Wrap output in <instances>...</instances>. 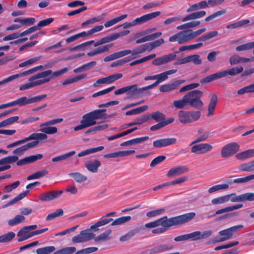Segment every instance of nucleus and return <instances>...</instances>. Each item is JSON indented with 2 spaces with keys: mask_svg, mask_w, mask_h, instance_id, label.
<instances>
[{
  "mask_svg": "<svg viewBox=\"0 0 254 254\" xmlns=\"http://www.w3.org/2000/svg\"><path fill=\"white\" fill-rule=\"evenodd\" d=\"M195 216L194 212H190L169 219H168L167 216H164L156 221L146 223L145 225V227L153 228L161 225L165 228H169L187 223L192 219Z\"/></svg>",
  "mask_w": 254,
  "mask_h": 254,
  "instance_id": "f257e3e1",
  "label": "nucleus"
},
{
  "mask_svg": "<svg viewBox=\"0 0 254 254\" xmlns=\"http://www.w3.org/2000/svg\"><path fill=\"white\" fill-rule=\"evenodd\" d=\"M205 28L193 31L192 30H183L170 36L169 41L170 42H177L179 44H183L193 39L206 31Z\"/></svg>",
  "mask_w": 254,
  "mask_h": 254,
  "instance_id": "f03ea898",
  "label": "nucleus"
},
{
  "mask_svg": "<svg viewBox=\"0 0 254 254\" xmlns=\"http://www.w3.org/2000/svg\"><path fill=\"white\" fill-rule=\"evenodd\" d=\"M106 111V109H97L85 114L82 116V123L87 127L94 126L96 124V120L104 118Z\"/></svg>",
  "mask_w": 254,
  "mask_h": 254,
  "instance_id": "7ed1b4c3",
  "label": "nucleus"
},
{
  "mask_svg": "<svg viewBox=\"0 0 254 254\" xmlns=\"http://www.w3.org/2000/svg\"><path fill=\"white\" fill-rule=\"evenodd\" d=\"M199 111H187L181 110L178 112V119L183 124H190L197 121L200 117Z\"/></svg>",
  "mask_w": 254,
  "mask_h": 254,
  "instance_id": "20e7f679",
  "label": "nucleus"
},
{
  "mask_svg": "<svg viewBox=\"0 0 254 254\" xmlns=\"http://www.w3.org/2000/svg\"><path fill=\"white\" fill-rule=\"evenodd\" d=\"M203 95V92L199 90H195L186 94L188 105L195 108H199L203 105V102L200 98Z\"/></svg>",
  "mask_w": 254,
  "mask_h": 254,
  "instance_id": "39448f33",
  "label": "nucleus"
},
{
  "mask_svg": "<svg viewBox=\"0 0 254 254\" xmlns=\"http://www.w3.org/2000/svg\"><path fill=\"white\" fill-rule=\"evenodd\" d=\"M68 70L67 68L65 67L60 70L53 72L52 70L48 69L39 73V77H41L43 84L49 82L52 79L58 77L65 73Z\"/></svg>",
  "mask_w": 254,
  "mask_h": 254,
  "instance_id": "423d86ee",
  "label": "nucleus"
},
{
  "mask_svg": "<svg viewBox=\"0 0 254 254\" xmlns=\"http://www.w3.org/2000/svg\"><path fill=\"white\" fill-rule=\"evenodd\" d=\"M63 118H59L48 121L40 125L39 127H41L40 130L46 134H55L58 131V129L55 127H51L50 126L60 123L63 122Z\"/></svg>",
  "mask_w": 254,
  "mask_h": 254,
  "instance_id": "0eeeda50",
  "label": "nucleus"
},
{
  "mask_svg": "<svg viewBox=\"0 0 254 254\" xmlns=\"http://www.w3.org/2000/svg\"><path fill=\"white\" fill-rule=\"evenodd\" d=\"M95 234L89 232V230L81 231L78 235L72 237L71 241L73 243H82L88 242L94 238Z\"/></svg>",
  "mask_w": 254,
  "mask_h": 254,
  "instance_id": "6e6552de",
  "label": "nucleus"
},
{
  "mask_svg": "<svg viewBox=\"0 0 254 254\" xmlns=\"http://www.w3.org/2000/svg\"><path fill=\"white\" fill-rule=\"evenodd\" d=\"M213 231L211 230L203 231H196L188 234V240L192 241L204 240L211 237Z\"/></svg>",
  "mask_w": 254,
  "mask_h": 254,
  "instance_id": "1a4fd4ad",
  "label": "nucleus"
},
{
  "mask_svg": "<svg viewBox=\"0 0 254 254\" xmlns=\"http://www.w3.org/2000/svg\"><path fill=\"white\" fill-rule=\"evenodd\" d=\"M42 67H43V66L41 65L37 66H35L31 69H29L27 70L22 72L21 73L11 75L8 77L6 78L5 79L0 81V85L5 84V83H6L7 82H9L11 81H12L17 78L21 77L23 76H27L28 75L32 74L34 72H36V71L41 69Z\"/></svg>",
  "mask_w": 254,
  "mask_h": 254,
  "instance_id": "9d476101",
  "label": "nucleus"
},
{
  "mask_svg": "<svg viewBox=\"0 0 254 254\" xmlns=\"http://www.w3.org/2000/svg\"><path fill=\"white\" fill-rule=\"evenodd\" d=\"M127 95L129 98H139L142 97L145 95L144 91L148 90L147 86L138 88L137 85H132L127 86Z\"/></svg>",
  "mask_w": 254,
  "mask_h": 254,
  "instance_id": "9b49d317",
  "label": "nucleus"
},
{
  "mask_svg": "<svg viewBox=\"0 0 254 254\" xmlns=\"http://www.w3.org/2000/svg\"><path fill=\"white\" fill-rule=\"evenodd\" d=\"M243 228L244 226L243 225H238L219 231V235L222 236V237L220 238V241L223 242L231 239L234 233L237 232Z\"/></svg>",
  "mask_w": 254,
  "mask_h": 254,
  "instance_id": "f8f14e48",
  "label": "nucleus"
},
{
  "mask_svg": "<svg viewBox=\"0 0 254 254\" xmlns=\"http://www.w3.org/2000/svg\"><path fill=\"white\" fill-rule=\"evenodd\" d=\"M240 145L236 142H231L224 146L221 151L222 157H229L239 151Z\"/></svg>",
  "mask_w": 254,
  "mask_h": 254,
  "instance_id": "ddd939ff",
  "label": "nucleus"
},
{
  "mask_svg": "<svg viewBox=\"0 0 254 254\" xmlns=\"http://www.w3.org/2000/svg\"><path fill=\"white\" fill-rule=\"evenodd\" d=\"M230 195L229 200L233 202H242L245 201H254V192H246L239 195L236 193L227 194Z\"/></svg>",
  "mask_w": 254,
  "mask_h": 254,
  "instance_id": "4468645a",
  "label": "nucleus"
},
{
  "mask_svg": "<svg viewBox=\"0 0 254 254\" xmlns=\"http://www.w3.org/2000/svg\"><path fill=\"white\" fill-rule=\"evenodd\" d=\"M177 71V69H171V70H169L164 71L161 73L156 74L155 77H156V81L153 84L149 85L148 86H147V88L148 89H149L152 88L156 86L159 83L166 81L168 78L169 75H170L171 74H174V73H176Z\"/></svg>",
  "mask_w": 254,
  "mask_h": 254,
  "instance_id": "2eb2a0df",
  "label": "nucleus"
},
{
  "mask_svg": "<svg viewBox=\"0 0 254 254\" xmlns=\"http://www.w3.org/2000/svg\"><path fill=\"white\" fill-rule=\"evenodd\" d=\"M39 73L32 76L29 78V82L22 85L19 90L21 91L27 90L32 87L41 85L43 84L42 79L39 77Z\"/></svg>",
  "mask_w": 254,
  "mask_h": 254,
  "instance_id": "dca6fc26",
  "label": "nucleus"
},
{
  "mask_svg": "<svg viewBox=\"0 0 254 254\" xmlns=\"http://www.w3.org/2000/svg\"><path fill=\"white\" fill-rule=\"evenodd\" d=\"M213 146L209 143H203L193 145L191 148V152L196 154H203L210 151Z\"/></svg>",
  "mask_w": 254,
  "mask_h": 254,
  "instance_id": "f3484780",
  "label": "nucleus"
},
{
  "mask_svg": "<svg viewBox=\"0 0 254 254\" xmlns=\"http://www.w3.org/2000/svg\"><path fill=\"white\" fill-rule=\"evenodd\" d=\"M63 193V191L62 190L48 191L41 193L39 198L42 201H50L58 198Z\"/></svg>",
  "mask_w": 254,
  "mask_h": 254,
  "instance_id": "a211bd4d",
  "label": "nucleus"
},
{
  "mask_svg": "<svg viewBox=\"0 0 254 254\" xmlns=\"http://www.w3.org/2000/svg\"><path fill=\"white\" fill-rule=\"evenodd\" d=\"M185 82V80L183 79L176 80L172 82L162 85L160 86L159 89L161 92H169L177 89L180 85Z\"/></svg>",
  "mask_w": 254,
  "mask_h": 254,
  "instance_id": "6ab92c4d",
  "label": "nucleus"
},
{
  "mask_svg": "<svg viewBox=\"0 0 254 254\" xmlns=\"http://www.w3.org/2000/svg\"><path fill=\"white\" fill-rule=\"evenodd\" d=\"M161 14L160 11H155L142 15L140 17H137L133 20L134 26L140 25L142 23L156 18Z\"/></svg>",
  "mask_w": 254,
  "mask_h": 254,
  "instance_id": "aec40b11",
  "label": "nucleus"
},
{
  "mask_svg": "<svg viewBox=\"0 0 254 254\" xmlns=\"http://www.w3.org/2000/svg\"><path fill=\"white\" fill-rule=\"evenodd\" d=\"M177 141V138H164L153 141V146L156 148H161L175 144Z\"/></svg>",
  "mask_w": 254,
  "mask_h": 254,
  "instance_id": "412c9836",
  "label": "nucleus"
},
{
  "mask_svg": "<svg viewBox=\"0 0 254 254\" xmlns=\"http://www.w3.org/2000/svg\"><path fill=\"white\" fill-rule=\"evenodd\" d=\"M176 57V55L174 54H170L169 55H165L154 60L152 62V64L157 66L167 64L168 63L174 61Z\"/></svg>",
  "mask_w": 254,
  "mask_h": 254,
  "instance_id": "4be33fe9",
  "label": "nucleus"
},
{
  "mask_svg": "<svg viewBox=\"0 0 254 254\" xmlns=\"http://www.w3.org/2000/svg\"><path fill=\"white\" fill-rule=\"evenodd\" d=\"M84 165L88 171L92 173H95L98 172L101 163L98 160L93 159L86 161L84 163Z\"/></svg>",
  "mask_w": 254,
  "mask_h": 254,
  "instance_id": "5701e85b",
  "label": "nucleus"
},
{
  "mask_svg": "<svg viewBox=\"0 0 254 254\" xmlns=\"http://www.w3.org/2000/svg\"><path fill=\"white\" fill-rule=\"evenodd\" d=\"M209 135L210 132L209 131L202 127L198 128L196 134L197 138L191 143L190 145L206 140L209 137Z\"/></svg>",
  "mask_w": 254,
  "mask_h": 254,
  "instance_id": "b1692460",
  "label": "nucleus"
},
{
  "mask_svg": "<svg viewBox=\"0 0 254 254\" xmlns=\"http://www.w3.org/2000/svg\"><path fill=\"white\" fill-rule=\"evenodd\" d=\"M39 143L38 141H33L27 144L22 145L19 147H18L14 149L12 153L14 154H16L18 156H21L24 154V152L26 150L29 149L30 148H33L36 145H37Z\"/></svg>",
  "mask_w": 254,
  "mask_h": 254,
  "instance_id": "393cba45",
  "label": "nucleus"
},
{
  "mask_svg": "<svg viewBox=\"0 0 254 254\" xmlns=\"http://www.w3.org/2000/svg\"><path fill=\"white\" fill-rule=\"evenodd\" d=\"M189 169L184 166H176L171 168L168 172L167 176L168 177H172L175 176L180 175L188 172Z\"/></svg>",
  "mask_w": 254,
  "mask_h": 254,
  "instance_id": "a878e982",
  "label": "nucleus"
},
{
  "mask_svg": "<svg viewBox=\"0 0 254 254\" xmlns=\"http://www.w3.org/2000/svg\"><path fill=\"white\" fill-rule=\"evenodd\" d=\"M172 248L166 244H161L148 250L147 252L148 254H157L168 251Z\"/></svg>",
  "mask_w": 254,
  "mask_h": 254,
  "instance_id": "bb28decb",
  "label": "nucleus"
},
{
  "mask_svg": "<svg viewBox=\"0 0 254 254\" xmlns=\"http://www.w3.org/2000/svg\"><path fill=\"white\" fill-rule=\"evenodd\" d=\"M206 14V12L204 10L194 12L185 16L183 18L182 21L184 22L190 20L201 18L204 17Z\"/></svg>",
  "mask_w": 254,
  "mask_h": 254,
  "instance_id": "cd10ccee",
  "label": "nucleus"
},
{
  "mask_svg": "<svg viewBox=\"0 0 254 254\" xmlns=\"http://www.w3.org/2000/svg\"><path fill=\"white\" fill-rule=\"evenodd\" d=\"M29 231L26 226L21 229L17 234V236L19 237L18 241L22 242L32 237V232L29 233Z\"/></svg>",
  "mask_w": 254,
  "mask_h": 254,
  "instance_id": "c85d7f7f",
  "label": "nucleus"
},
{
  "mask_svg": "<svg viewBox=\"0 0 254 254\" xmlns=\"http://www.w3.org/2000/svg\"><path fill=\"white\" fill-rule=\"evenodd\" d=\"M218 101V97L216 94H212L211 96L210 102L208 105V117L212 116L214 115V110L216 108Z\"/></svg>",
  "mask_w": 254,
  "mask_h": 254,
  "instance_id": "c756f323",
  "label": "nucleus"
},
{
  "mask_svg": "<svg viewBox=\"0 0 254 254\" xmlns=\"http://www.w3.org/2000/svg\"><path fill=\"white\" fill-rule=\"evenodd\" d=\"M112 233V230L111 229H108L105 232L100 234L99 236L96 237L94 236L93 239L95 242H101L108 241L111 239V234Z\"/></svg>",
  "mask_w": 254,
  "mask_h": 254,
  "instance_id": "7c9ffc66",
  "label": "nucleus"
},
{
  "mask_svg": "<svg viewBox=\"0 0 254 254\" xmlns=\"http://www.w3.org/2000/svg\"><path fill=\"white\" fill-rule=\"evenodd\" d=\"M112 47V45H106L94 49L87 53L88 56H93L107 52Z\"/></svg>",
  "mask_w": 254,
  "mask_h": 254,
  "instance_id": "2f4dec72",
  "label": "nucleus"
},
{
  "mask_svg": "<svg viewBox=\"0 0 254 254\" xmlns=\"http://www.w3.org/2000/svg\"><path fill=\"white\" fill-rule=\"evenodd\" d=\"M48 137L47 134L43 133H33L29 135L27 137L24 138L25 143L28 141L31 140H35V141H38V140H42L46 139Z\"/></svg>",
  "mask_w": 254,
  "mask_h": 254,
  "instance_id": "473e14b6",
  "label": "nucleus"
},
{
  "mask_svg": "<svg viewBox=\"0 0 254 254\" xmlns=\"http://www.w3.org/2000/svg\"><path fill=\"white\" fill-rule=\"evenodd\" d=\"M243 207V204H238L234 205L228 206L221 209L218 210L215 212V215H219L222 213H227L234 210L241 208Z\"/></svg>",
  "mask_w": 254,
  "mask_h": 254,
  "instance_id": "72a5a7b5",
  "label": "nucleus"
},
{
  "mask_svg": "<svg viewBox=\"0 0 254 254\" xmlns=\"http://www.w3.org/2000/svg\"><path fill=\"white\" fill-rule=\"evenodd\" d=\"M200 24V21L192 20L177 27L178 30H185L198 26Z\"/></svg>",
  "mask_w": 254,
  "mask_h": 254,
  "instance_id": "f704fd0d",
  "label": "nucleus"
},
{
  "mask_svg": "<svg viewBox=\"0 0 254 254\" xmlns=\"http://www.w3.org/2000/svg\"><path fill=\"white\" fill-rule=\"evenodd\" d=\"M254 156V149H251L237 154L236 158L239 160H245Z\"/></svg>",
  "mask_w": 254,
  "mask_h": 254,
  "instance_id": "c9c22d12",
  "label": "nucleus"
},
{
  "mask_svg": "<svg viewBox=\"0 0 254 254\" xmlns=\"http://www.w3.org/2000/svg\"><path fill=\"white\" fill-rule=\"evenodd\" d=\"M173 106L177 109H181L188 105L186 94L182 99L176 100L173 101Z\"/></svg>",
  "mask_w": 254,
  "mask_h": 254,
  "instance_id": "e433bc0d",
  "label": "nucleus"
},
{
  "mask_svg": "<svg viewBox=\"0 0 254 254\" xmlns=\"http://www.w3.org/2000/svg\"><path fill=\"white\" fill-rule=\"evenodd\" d=\"M69 177H72L74 180L78 183H82L87 180V177L79 172L71 173L68 174Z\"/></svg>",
  "mask_w": 254,
  "mask_h": 254,
  "instance_id": "4c0bfd02",
  "label": "nucleus"
},
{
  "mask_svg": "<svg viewBox=\"0 0 254 254\" xmlns=\"http://www.w3.org/2000/svg\"><path fill=\"white\" fill-rule=\"evenodd\" d=\"M127 14H123L119 17L108 20L105 23L104 26L106 28L110 27L119 22L120 21L125 19L127 17Z\"/></svg>",
  "mask_w": 254,
  "mask_h": 254,
  "instance_id": "58836bf2",
  "label": "nucleus"
},
{
  "mask_svg": "<svg viewBox=\"0 0 254 254\" xmlns=\"http://www.w3.org/2000/svg\"><path fill=\"white\" fill-rule=\"evenodd\" d=\"M29 191L26 190L22 193H20L16 197L12 199L11 200H10L9 202H8L7 203H6L5 205L2 206V208H5L9 206L12 205L14 204V203H16L18 201L21 200L23 198H24L28 193Z\"/></svg>",
  "mask_w": 254,
  "mask_h": 254,
  "instance_id": "ea45409f",
  "label": "nucleus"
},
{
  "mask_svg": "<svg viewBox=\"0 0 254 254\" xmlns=\"http://www.w3.org/2000/svg\"><path fill=\"white\" fill-rule=\"evenodd\" d=\"M104 146H101L95 148L88 149L81 151L78 154V156L79 157H83L90 154L101 151L104 149Z\"/></svg>",
  "mask_w": 254,
  "mask_h": 254,
  "instance_id": "a19ab883",
  "label": "nucleus"
},
{
  "mask_svg": "<svg viewBox=\"0 0 254 254\" xmlns=\"http://www.w3.org/2000/svg\"><path fill=\"white\" fill-rule=\"evenodd\" d=\"M239 169L242 171L251 172L254 171V160L241 164Z\"/></svg>",
  "mask_w": 254,
  "mask_h": 254,
  "instance_id": "79ce46f5",
  "label": "nucleus"
},
{
  "mask_svg": "<svg viewBox=\"0 0 254 254\" xmlns=\"http://www.w3.org/2000/svg\"><path fill=\"white\" fill-rule=\"evenodd\" d=\"M25 219V218L24 216L17 215L13 219L8 220V224L10 226H13L24 222Z\"/></svg>",
  "mask_w": 254,
  "mask_h": 254,
  "instance_id": "37998d69",
  "label": "nucleus"
},
{
  "mask_svg": "<svg viewBox=\"0 0 254 254\" xmlns=\"http://www.w3.org/2000/svg\"><path fill=\"white\" fill-rule=\"evenodd\" d=\"M229 187V185L226 184L216 185L210 188L208 191L209 193H213L221 190H227Z\"/></svg>",
  "mask_w": 254,
  "mask_h": 254,
  "instance_id": "c03bdc74",
  "label": "nucleus"
},
{
  "mask_svg": "<svg viewBox=\"0 0 254 254\" xmlns=\"http://www.w3.org/2000/svg\"><path fill=\"white\" fill-rule=\"evenodd\" d=\"M243 69L244 68L242 66H239L234 67L227 70H225L224 72H225V76H226L227 75L235 76L242 72Z\"/></svg>",
  "mask_w": 254,
  "mask_h": 254,
  "instance_id": "a18cd8bd",
  "label": "nucleus"
},
{
  "mask_svg": "<svg viewBox=\"0 0 254 254\" xmlns=\"http://www.w3.org/2000/svg\"><path fill=\"white\" fill-rule=\"evenodd\" d=\"M76 249L74 247H68L61 249L54 253L53 254H72L75 252Z\"/></svg>",
  "mask_w": 254,
  "mask_h": 254,
  "instance_id": "49530a36",
  "label": "nucleus"
},
{
  "mask_svg": "<svg viewBox=\"0 0 254 254\" xmlns=\"http://www.w3.org/2000/svg\"><path fill=\"white\" fill-rule=\"evenodd\" d=\"M148 108V107L147 106H143L135 109H133L132 110L127 111L126 113V115L127 116H130L132 115L139 114L147 110Z\"/></svg>",
  "mask_w": 254,
  "mask_h": 254,
  "instance_id": "de8ad7c7",
  "label": "nucleus"
},
{
  "mask_svg": "<svg viewBox=\"0 0 254 254\" xmlns=\"http://www.w3.org/2000/svg\"><path fill=\"white\" fill-rule=\"evenodd\" d=\"M56 248L54 246H47L39 248L36 250L37 254H50L55 251Z\"/></svg>",
  "mask_w": 254,
  "mask_h": 254,
  "instance_id": "09e8293b",
  "label": "nucleus"
},
{
  "mask_svg": "<svg viewBox=\"0 0 254 254\" xmlns=\"http://www.w3.org/2000/svg\"><path fill=\"white\" fill-rule=\"evenodd\" d=\"M15 236V234L13 232H9L0 236V243H4L10 241Z\"/></svg>",
  "mask_w": 254,
  "mask_h": 254,
  "instance_id": "8fccbe9b",
  "label": "nucleus"
},
{
  "mask_svg": "<svg viewBox=\"0 0 254 254\" xmlns=\"http://www.w3.org/2000/svg\"><path fill=\"white\" fill-rule=\"evenodd\" d=\"M230 195H225L214 198L211 200V203L214 205L220 204L229 201Z\"/></svg>",
  "mask_w": 254,
  "mask_h": 254,
  "instance_id": "3c124183",
  "label": "nucleus"
},
{
  "mask_svg": "<svg viewBox=\"0 0 254 254\" xmlns=\"http://www.w3.org/2000/svg\"><path fill=\"white\" fill-rule=\"evenodd\" d=\"M250 22V21L248 19H244L240 20L232 24H230L227 25L226 27L228 29H236L238 27L243 26Z\"/></svg>",
  "mask_w": 254,
  "mask_h": 254,
  "instance_id": "603ef678",
  "label": "nucleus"
},
{
  "mask_svg": "<svg viewBox=\"0 0 254 254\" xmlns=\"http://www.w3.org/2000/svg\"><path fill=\"white\" fill-rule=\"evenodd\" d=\"M113 82L112 81V77L111 75L108 76L106 77H103L100 78L98 79L96 82H95L93 84V86L94 87H97L98 84H111Z\"/></svg>",
  "mask_w": 254,
  "mask_h": 254,
  "instance_id": "864d4df0",
  "label": "nucleus"
},
{
  "mask_svg": "<svg viewBox=\"0 0 254 254\" xmlns=\"http://www.w3.org/2000/svg\"><path fill=\"white\" fill-rule=\"evenodd\" d=\"M254 48V41L247 43L236 47V50L238 52L247 51Z\"/></svg>",
  "mask_w": 254,
  "mask_h": 254,
  "instance_id": "5fc2aeb1",
  "label": "nucleus"
},
{
  "mask_svg": "<svg viewBox=\"0 0 254 254\" xmlns=\"http://www.w3.org/2000/svg\"><path fill=\"white\" fill-rule=\"evenodd\" d=\"M254 179V174L245 177L234 179L232 183L235 184H244Z\"/></svg>",
  "mask_w": 254,
  "mask_h": 254,
  "instance_id": "6e6d98bb",
  "label": "nucleus"
},
{
  "mask_svg": "<svg viewBox=\"0 0 254 254\" xmlns=\"http://www.w3.org/2000/svg\"><path fill=\"white\" fill-rule=\"evenodd\" d=\"M18 157L17 156H10L0 159V165L11 163L17 161Z\"/></svg>",
  "mask_w": 254,
  "mask_h": 254,
  "instance_id": "4d7b16f0",
  "label": "nucleus"
},
{
  "mask_svg": "<svg viewBox=\"0 0 254 254\" xmlns=\"http://www.w3.org/2000/svg\"><path fill=\"white\" fill-rule=\"evenodd\" d=\"M63 214H64L63 210L61 208L58 209L56 210L55 212L49 214L46 217V220L50 221V220H53L58 217L62 216L63 215Z\"/></svg>",
  "mask_w": 254,
  "mask_h": 254,
  "instance_id": "13d9d810",
  "label": "nucleus"
},
{
  "mask_svg": "<svg viewBox=\"0 0 254 254\" xmlns=\"http://www.w3.org/2000/svg\"><path fill=\"white\" fill-rule=\"evenodd\" d=\"M48 172L47 170H44L41 171L37 172L30 176H29L27 178V180L29 181L31 180H34V179H38L44 176H45L46 174H47Z\"/></svg>",
  "mask_w": 254,
  "mask_h": 254,
  "instance_id": "bf43d9fd",
  "label": "nucleus"
},
{
  "mask_svg": "<svg viewBox=\"0 0 254 254\" xmlns=\"http://www.w3.org/2000/svg\"><path fill=\"white\" fill-rule=\"evenodd\" d=\"M131 217L129 216L121 217L113 221L111 224V225L115 226L121 225L129 221Z\"/></svg>",
  "mask_w": 254,
  "mask_h": 254,
  "instance_id": "052dcab7",
  "label": "nucleus"
},
{
  "mask_svg": "<svg viewBox=\"0 0 254 254\" xmlns=\"http://www.w3.org/2000/svg\"><path fill=\"white\" fill-rule=\"evenodd\" d=\"M218 33L216 31H213L212 32H209V33L202 36L199 38H198V41H205L206 40H209L216 36H217Z\"/></svg>",
  "mask_w": 254,
  "mask_h": 254,
  "instance_id": "680f3d73",
  "label": "nucleus"
},
{
  "mask_svg": "<svg viewBox=\"0 0 254 254\" xmlns=\"http://www.w3.org/2000/svg\"><path fill=\"white\" fill-rule=\"evenodd\" d=\"M103 17L102 16H98L97 17H95L92 18H90L86 21L83 22L81 24V26L82 27H85L86 25L88 24H92L96 22H99L102 20Z\"/></svg>",
  "mask_w": 254,
  "mask_h": 254,
  "instance_id": "e2e57ef3",
  "label": "nucleus"
},
{
  "mask_svg": "<svg viewBox=\"0 0 254 254\" xmlns=\"http://www.w3.org/2000/svg\"><path fill=\"white\" fill-rule=\"evenodd\" d=\"M163 43H164V40L163 39H160L154 42H151L149 44H148V46H149V48L147 51L150 52L153 49L160 46Z\"/></svg>",
  "mask_w": 254,
  "mask_h": 254,
  "instance_id": "0e129e2a",
  "label": "nucleus"
},
{
  "mask_svg": "<svg viewBox=\"0 0 254 254\" xmlns=\"http://www.w3.org/2000/svg\"><path fill=\"white\" fill-rule=\"evenodd\" d=\"M41 58V57H34L33 58H31L30 59H29L27 60L26 61H25L23 63H20L19 64V67H23L26 66L30 65L34 63L35 62L40 60Z\"/></svg>",
  "mask_w": 254,
  "mask_h": 254,
  "instance_id": "69168bd1",
  "label": "nucleus"
},
{
  "mask_svg": "<svg viewBox=\"0 0 254 254\" xmlns=\"http://www.w3.org/2000/svg\"><path fill=\"white\" fill-rule=\"evenodd\" d=\"M148 48L149 46H148V44H145L134 48L133 50L136 52L139 57H140V55L147 51Z\"/></svg>",
  "mask_w": 254,
  "mask_h": 254,
  "instance_id": "338daca9",
  "label": "nucleus"
},
{
  "mask_svg": "<svg viewBox=\"0 0 254 254\" xmlns=\"http://www.w3.org/2000/svg\"><path fill=\"white\" fill-rule=\"evenodd\" d=\"M165 211V210L164 208H160L157 210L151 211L146 213V216L148 217H154L162 214Z\"/></svg>",
  "mask_w": 254,
  "mask_h": 254,
  "instance_id": "774afa93",
  "label": "nucleus"
}]
</instances>
